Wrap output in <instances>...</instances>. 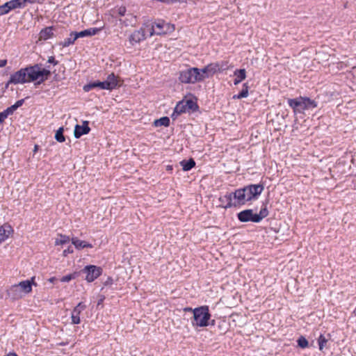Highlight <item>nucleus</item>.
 <instances>
[{
    "mask_svg": "<svg viewBox=\"0 0 356 356\" xmlns=\"http://www.w3.org/2000/svg\"><path fill=\"white\" fill-rule=\"evenodd\" d=\"M36 285L35 277H32L30 280L12 285L8 289V295L14 300L22 298L26 294L30 293L32 291V286Z\"/></svg>",
    "mask_w": 356,
    "mask_h": 356,
    "instance_id": "nucleus-2",
    "label": "nucleus"
},
{
    "mask_svg": "<svg viewBox=\"0 0 356 356\" xmlns=\"http://www.w3.org/2000/svg\"><path fill=\"white\" fill-rule=\"evenodd\" d=\"M120 80L113 73L110 74L104 81L106 86V90H112L117 86H120Z\"/></svg>",
    "mask_w": 356,
    "mask_h": 356,
    "instance_id": "nucleus-14",
    "label": "nucleus"
},
{
    "mask_svg": "<svg viewBox=\"0 0 356 356\" xmlns=\"http://www.w3.org/2000/svg\"><path fill=\"white\" fill-rule=\"evenodd\" d=\"M184 311L185 312H192L193 314L194 315V309H193L192 307H185L184 309Z\"/></svg>",
    "mask_w": 356,
    "mask_h": 356,
    "instance_id": "nucleus-42",
    "label": "nucleus"
},
{
    "mask_svg": "<svg viewBox=\"0 0 356 356\" xmlns=\"http://www.w3.org/2000/svg\"><path fill=\"white\" fill-rule=\"evenodd\" d=\"M268 215V211L266 207L261 208L259 213H254L252 209H245L237 214L239 221L242 222H259Z\"/></svg>",
    "mask_w": 356,
    "mask_h": 356,
    "instance_id": "nucleus-6",
    "label": "nucleus"
},
{
    "mask_svg": "<svg viewBox=\"0 0 356 356\" xmlns=\"http://www.w3.org/2000/svg\"><path fill=\"white\" fill-rule=\"evenodd\" d=\"M63 131H64V129L63 127H60L56 134H55V138L57 141L60 142V143H62V142H64L65 141V137L63 136Z\"/></svg>",
    "mask_w": 356,
    "mask_h": 356,
    "instance_id": "nucleus-31",
    "label": "nucleus"
},
{
    "mask_svg": "<svg viewBox=\"0 0 356 356\" xmlns=\"http://www.w3.org/2000/svg\"><path fill=\"white\" fill-rule=\"evenodd\" d=\"M102 30L101 28H90L80 32L75 33V38L92 36L97 34Z\"/></svg>",
    "mask_w": 356,
    "mask_h": 356,
    "instance_id": "nucleus-18",
    "label": "nucleus"
},
{
    "mask_svg": "<svg viewBox=\"0 0 356 356\" xmlns=\"http://www.w3.org/2000/svg\"><path fill=\"white\" fill-rule=\"evenodd\" d=\"M70 241V238L68 236L63 235V234H58L55 240V245H62L69 243Z\"/></svg>",
    "mask_w": 356,
    "mask_h": 356,
    "instance_id": "nucleus-25",
    "label": "nucleus"
},
{
    "mask_svg": "<svg viewBox=\"0 0 356 356\" xmlns=\"http://www.w3.org/2000/svg\"><path fill=\"white\" fill-rule=\"evenodd\" d=\"M90 129L88 127L87 121H84L82 125L76 124L74 128V137L76 138H80L83 134H87Z\"/></svg>",
    "mask_w": 356,
    "mask_h": 356,
    "instance_id": "nucleus-16",
    "label": "nucleus"
},
{
    "mask_svg": "<svg viewBox=\"0 0 356 356\" xmlns=\"http://www.w3.org/2000/svg\"><path fill=\"white\" fill-rule=\"evenodd\" d=\"M248 96V86L247 83H244L243 86L242 90L238 94L233 96L234 99H242Z\"/></svg>",
    "mask_w": 356,
    "mask_h": 356,
    "instance_id": "nucleus-28",
    "label": "nucleus"
},
{
    "mask_svg": "<svg viewBox=\"0 0 356 356\" xmlns=\"http://www.w3.org/2000/svg\"><path fill=\"white\" fill-rule=\"evenodd\" d=\"M7 60H0V67H3L6 65Z\"/></svg>",
    "mask_w": 356,
    "mask_h": 356,
    "instance_id": "nucleus-43",
    "label": "nucleus"
},
{
    "mask_svg": "<svg viewBox=\"0 0 356 356\" xmlns=\"http://www.w3.org/2000/svg\"><path fill=\"white\" fill-rule=\"evenodd\" d=\"M206 70L207 71L209 76H211L218 70H220L219 65L218 63H211L206 66Z\"/></svg>",
    "mask_w": 356,
    "mask_h": 356,
    "instance_id": "nucleus-26",
    "label": "nucleus"
},
{
    "mask_svg": "<svg viewBox=\"0 0 356 356\" xmlns=\"http://www.w3.org/2000/svg\"><path fill=\"white\" fill-rule=\"evenodd\" d=\"M3 113H4L5 114H6V117H8L9 115L13 114L14 112L13 111V110H12L10 107H8L7 109H6V110L3 111Z\"/></svg>",
    "mask_w": 356,
    "mask_h": 356,
    "instance_id": "nucleus-38",
    "label": "nucleus"
},
{
    "mask_svg": "<svg viewBox=\"0 0 356 356\" xmlns=\"http://www.w3.org/2000/svg\"><path fill=\"white\" fill-rule=\"evenodd\" d=\"M6 118H7L6 114H5L3 111L0 113V122H3Z\"/></svg>",
    "mask_w": 356,
    "mask_h": 356,
    "instance_id": "nucleus-41",
    "label": "nucleus"
},
{
    "mask_svg": "<svg viewBox=\"0 0 356 356\" xmlns=\"http://www.w3.org/2000/svg\"><path fill=\"white\" fill-rule=\"evenodd\" d=\"M73 252V250L69 247L68 248L65 249L63 252V256L66 257L69 254H72Z\"/></svg>",
    "mask_w": 356,
    "mask_h": 356,
    "instance_id": "nucleus-36",
    "label": "nucleus"
},
{
    "mask_svg": "<svg viewBox=\"0 0 356 356\" xmlns=\"http://www.w3.org/2000/svg\"><path fill=\"white\" fill-rule=\"evenodd\" d=\"M11 10L10 8L9 2H6L4 4L0 6V15H3L8 13Z\"/></svg>",
    "mask_w": 356,
    "mask_h": 356,
    "instance_id": "nucleus-33",
    "label": "nucleus"
},
{
    "mask_svg": "<svg viewBox=\"0 0 356 356\" xmlns=\"http://www.w3.org/2000/svg\"><path fill=\"white\" fill-rule=\"evenodd\" d=\"M37 149H38V145H35V147H34V153H35V152H36Z\"/></svg>",
    "mask_w": 356,
    "mask_h": 356,
    "instance_id": "nucleus-47",
    "label": "nucleus"
},
{
    "mask_svg": "<svg viewBox=\"0 0 356 356\" xmlns=\"http://www.w3.org/2000/svg\"><path fill=\"white\" fill-rule=\"evenodd\" d=\"M169 124H170V119L168 117L161 118L160 119L156 120L154 122V125L155 127H161V126L168 127Z\"/></svg>",
    "mask_w": 356,
    "mask_h": 356,
    "instance_id": "nucleus-27",
    "label": "nucleus"
},
{
    "mask_svg": "<svg viewBox=\"0 0 356 356\" xmlns=\"http://www.w3.org/2000/svg\"><path fill=\"white\" fill-rule=\"evenodd\" d=\"M188 111H195L197 108V104L192 99L183 100Z\"/></svg>",
    "mask_w": 356,
    "mask_h": 356,
    "instance_id": "nucleus-29",
    "label": "nucleus"
},
{
    "mask_svg": "<svg viewBox=\"0 0 356 356\" xmlns=\"http://www.w3.org/2000/svg\"><path fill=\"white\" fill-rule=\"evenodd\" d=\"M26 68H22L15 73L13 74L8 83H6V88L8 87L9 84H23L28 83Z\"/></svg>",
    "mask_w": 356,
    "mask_h": 356,
    "instance_id": "nucleus-10",
    "label": "nucleus"
},
{
    "mask_svg": "<svg viewBox=\"0 0 356 356\" xmlns=\"http://www.w3.org/2000/svg\"><path fill=\"white\" fill-rule=\"evenodd\" d=\"M264 190L261 184H251L243 188L236 190L233 193L228 195L230 202L228 207L232 205H244L248 202L257 200Z\"/></svg>",
    "mask_w": 356,
    "mask_h": 356,
    "instance_id": "nucleus-1",
    "label": "nucleus"
},
{
    "mask_svg": "<svg viewBox=\"0 0 356 356\" xmlns=\"http://www.w3.org/2000/svg\"><path fill=\"white\" fill-rule=\"evenodd\" d=\"M48 63L54 64V65L58 64V62L55 60V58L54 56H50L48 58Z\"/></svg>",
    "mask_w": 356,
    "mask_h": 356,
    "instance_id": "nucleus-37",
    "label": "nucleus"
},
{
    "mask_svg": "<svg viewBox=\"0 0 356 356\" xmlns=\"http://www.w3.org/2000/svg\"><path fill=\"white\" fill-rule=\"evenodd\" d=\"M298 345L301 348H306L309 346L307 339L302 336L300 337L297 340Z\"/></svg>",
    "mask_w": 356,
    "mask_h": 356,
    "instance_id": "nucleus-32",
    "label": "nucleus"
},
{
    "mask_svg": "<svg viewBox=\"0 0 356 356\" xmlns=\"http://www.w3.org/2000/svg\"><path fill=\"white\" fill-rule=\"evenodd\" d=\"M148 33L147 26L141 28L139 30L135 31L129 36V40L131 45L139 43L146 38V33Z\"/></svg>",
    "mask_w": 356,
    "mask_h": 356,
    "instance_id": "nucleus-11",
    "label": "nucleus"
},
{
    "mask_svg": "<svg viewBox=\"0 0 356 356\" xmlns=\"http://www.w3.org/2000/svg\"><path fill=\"white\" fill-rule=\"evenodd\" d=\"M326 339L323 335H321L318 339V345L319 349L322 350L323 348L324 345L326 343Z\"/></svg>",
    "mask_w": 356,
    "mask_h": 356,
    "instance_id": "nucleus-35",
    "label": "nucleus"
},
{
    "mask_svg": "<svg viewBox=\"0 0 356 356\" xmlns=\"http://www.w3.org/2000/svg\"><path fill=\"white\" fill-rule=\"evenodd\" d=\"M53 29L51 26L46 27L40 32V40H48L53 36Z\"/></svg>",
    "mask_w": 356,
    "mask_h": 356,
    "instance_id": "nucleus-21",
    "label": "nucleus"
},
{
    "mask_svg": "<svg viewBox=\"0 0 356 356\" xmlns=\"http://www.w3.org/2000/svg\"><path fill=\"white\" fill-rule=\"evenodd\" d=\"M77 273L74 272L68 275H66L65 276H63L60 281L61 282H70L71 280L75 279L77 277Z\"/></svg>",
    "mask_w": 356,
    "mask_h": 356,
    "instance_id": "nucleus-30",
    "label": "nucleus"
},
{
    "mask_svg": "<svg viewBox=\"0 0 356 356\" xmlns=\"http://www.w3.org/2000/svg\"><path fill=\"white\" fill-rule=\"evenodd\" d=\"M95 88H99L100 89L106 90V86L104 81H95L90 83L88 84L85 85L83 89L85 92H89L90 90Z\"/></svg>",
    "mask_w": 356,
    "mask_h": 356,
    "instance_id": "nucleus-20",
    "label": "nucleus"
},
{
    "mask_svg": "<svg viewBox=\"0 0 356 356\" xmlns=\"http://www.w3.org/2000/svg\"><path fill=\"white\" fill-rule=\"evenodd\" d=\"M72 243L74 245L75 248L81 250L85 248H92L93 245L86 241H83L77 237H73L71 239Z\"/></svg>",
    "mask_w": 356,
    "mask_h": 356,
    "instance_id": "nucleus-15",
    "label": "nucleus"
},
{
    "mask_svg": "<svg viewBox=\"0 0 356 356\" xmlns=\"http://www.w3.org/2000/svg\"><path fill=\"white\" fill-rule=\"evenodd\" d=\"M24 99H20V100H18L15 102V106H17V108H19L21 106H22V104H24Z\"/></svg>",
    "mask_w": 356,
    "mask_h": 356,
    "instance_id": "nucleus-40",
    "label": "nucleus"
},
{
    "mask_svg": "<svg viewBox=\"0 0 356 356\" xmlns=\"http://www.w3.org/2000/svg\"><path fill=\"white\" fill-rule=\"evenodd\" d=\"M76 39L77 38H75V33L72 32L70 35V37L60 42L59 45L62 46L63 47H69L70 45L74 44Z\"/></svg>",
    "mask_w": 356,
    "mask_h": 356,
    "instance_id": "nucleus-23",
    "label": "nucleus"
},
{
    "mask_svg": "<svg viewBox=\"0 0 356 356\" xmlns=\"http://www.w3.org/2000/svg\"><path fill=\"white\" fill-rule=\"evenodd\" d=\"M82 271L86 275V280L88 282H92L102 274L103 270L101 267L95 265H88L83 268Z\"/></svg>",
    "mask_w": 356,
    "mask_h": 356,
    "instance_id": "nucleus-9",
    "label": "nucleus"
},
{
    "mask_svg": "<svg viewBox=\"0 0 356 356\" xmlns=\"http://www.w3.org/2000/svg\"><path fill=\"white\" fill-rule=\"evenodd\" d=\"M27 76L28 83L38 81V83H41L47 80L51 72L49 70L40 69L38 65L25 67Z\"/></svg>",
    "mask_w": 356,
    "mask_h": 356,
    "instance_id": "nucleus-4",
    "label": "nucleus"
},
{
    "mask_svg": "<svg viewBox=\"0 0 356 356\" xmlns=\"http://www.w3.org/2000/svg\"><path fill=\"white\" fill-rule=\"evenodd\" d=\"M179 79L181 82L184 83L200 82L202 78L200 76V69L197 67H191L181 71Z\"/></svg>",
    "mask_w": 356,
    "mask_h": 356,
    "instance_id": "nucleus-8",
    "label": "nucleus"
},
{
    "mask_svg": "<svg viewBox=\"0 0 356 356\" xmlns=\"http://www.w3.org/2000/svg\"><path fill=\"white\" fill-rule=\"evenodd\" d=\"M10 108L13 110V112L17 108V106H15V104H13V106H10Z\"/></svg>",
    "mask_w": 356,
    "mask_h": 356,
    "instance_id": "nucleus-45",
    "label": "nucleus"
},
{
    "mask_svg": "<svg viewBox=\"0 0 356 356\" xmlns=\"http://www.w3.org/2000/svg\"><path fill=\"white\" fill-rule=\"evenodd\" d=\"M125 12H126V8L124 7H120L119 9H118V13L120 15H124L125 14Z\"/></svg>",
    "mask_w": 356,
    "mask_h": 356,
    "instance_id": "nucleus-39",
    "label": "nucleus"
},
{
    "mask_svg": "<svg viewBox=\"0 0 356 356\" xmlns=\"http://www.w3.org/2000/svg\"><path fill=\"white\" fill-rule=\"evenodd\" d=\"M288 104L293 108L295 113H302L305 110L312 109L317 106L314 100L302 97L289 99Z\"/></svg>",
    "mask_w": 356,
    "mask_h": 356,
    "instance_id": "nucleus-5",
    "label": "nucleus"
},
{
    "mask_svg": "<svg viewBox=\"0 0 356 356\" xmlns=\"http://www.w3.org/2000/svg\"><path fill=\"white\" fill-rule=\"evenodd\" d=\"M67 344V342H61V343H59L60 346H65Z\"/></svg>",
    "mask_w": 356,
    "mask_h": 356,
    "instance_id": "nucleus-46",
    "label": "nucleus"
},
{
    "mask_svg": "<svg viewBox=\"0 0 356 356\" xmlns=\"http://www.w3.org/2000/svg\"><path fill=\"white\" fill-rule=\"evenodd\" d=\"M56 280V278L55 277H51L48 280V281L51 283H54Z\"/></svg>",
    "mask_w": 356,
    "mask_h": 356,
    "instance_id": "nucleus-44",
    "label": "nucleus"
},
{
    "mask_svg": "<svg viewBox=\"0 0 356 356\" xmlns=\"http://www.w3.org/2000/svg\"><path fill=\"white\" fill-rule=\"evenodd\" d=\"M200 76L202 78L201 81H203L204 79L209 77V74H208L207 71L206 70V67H204L202 70H200Z\"/></svg>",
    "mask_w": 356,
    "mask_h": 356,
    "instance_id": "nucleus-34",
    "label": "nucleus"
},
{
    "mask_svg": "<svg viewBox=\"0 0 356 356\" xmlns=\"http://www.w3.org/2000/svg\"><path fill=\"white\" fill-rule=\"evenodd\" d=\"M10 8L12 10L24 8L26 4L34 3L36 0H11L9 1Z\"/></svg>",
    "mask_w": 356,
    "mask_h": 356,
    "instance_id": "nucleus-17",
    "label": "nucleus"
},
{
    "mask_svg": "<svg viewBox=\"0 0 356 356\" xmlns=\"http://www.w3.org/2000/svg\"><path fill=\"white\" fill-rule=\"evenodd\" d=\"M86 306L83 302H79L72 310L71 314L72 323L79 324L81 323L80 314L86 309Z\"/></svg>",
    "mask_w": 356,
    "mask_h": 356,
    "instance_id": "nucleus-13",
    "label": "nucleus"
},
{
    "mask_svg": "<svg viewBox=\"0 0 356 356\" xmlns=\"http://www.w3.org/2000/svg\"><path fill=\"white\" fill-rule=\"evenodd\" d=\"M186 112H189L184 104V102L182 101L179 102L175 106V109H174V112L172 114V118L173 119H175L179 115L181 114V113H186Z\"/></svg>",
    "mask_w": 356,
    "mask_h": 356,
    "instance_id": "nucleus-19",
    "label": "nucleus"
},
{
    "mask_svg": "<svg viewBox=\"0 0 356 356\" xmlns=\"http://www.w3.org/2000/svg\"><path fill=\"white\" fill-rule=\"evenodd\" d=\"M147 26V32L149 36L153 35H163L174 31V25L166 23L163 20H158L154 22L151 27Z\"/></svg>",
    "mask_w": 356,
    "mask_h": 356,
    "instance_id": "nucleus-7",
    "label": "nucleus"
},
{
    "mask_svg": "<svg viewBox=\"0 0 356 356\" xmlns=\"http://www.w3.org/2000/svg\"><path fill=\"white\" fill-rule=\"evenodd\" d=\"M13 227L8 223H4L0 226V245L13 236Z\"/></svg>",
    "mask_w": 356,
    "mask_h": 356,
    "instance_id": "nucleus-12",
    "label": "nucleus"
},
{
    "mask_svg": "<svg viewBox=\"0 0 356 356\" xmlns=\"http://www.w3.org/2000/svg\"><path fill=\"white\" fill-rule=\"evenodd\" d=\"M180 165L184 171H188L195 166V162L193 159H190L188 160H183L180 162Z\"/></svg>",
    "mask_w": 356,
    "mask_h": 356,
    "instance_id": "nucleus-24",
    "label": "nucleus"
},
{
    "mask_svg": "<svg viewBox=\"0 0 356 356\" xmlns=\"http://www.w3.org/2000/svg\"><path fill=\"white\" fill-rule=\"evenodd\" d=\"M234 75L236 78L234 79V85H238L243 80H244L246 77V72L245 69L236 70L234 72Z\"/></svg>",
    "mask_w": 356,
    "mask_h": 356,
    "instance_id": "nucleus-22",
    "label": "nucleus"
},
{
    "mask_svg": "<svg viewBox=\"0 0 356 356\" xmlns=\"http://www.w3.org/2000/svg\"><path fill=\"white\" fill-rule=\"evenodd\" d=\"M211 315L209 307L207 305L194 308V316L191 321L192 325L195 327H204L209 325Z\"/></svg>",
    "mask_w": 356,
    "mask_h": 356,
    "instance_id": "nucleus-3",
    "label": "nucleus"
}]
</instances>
